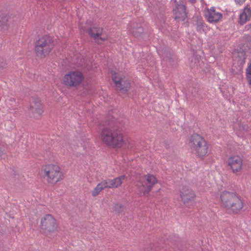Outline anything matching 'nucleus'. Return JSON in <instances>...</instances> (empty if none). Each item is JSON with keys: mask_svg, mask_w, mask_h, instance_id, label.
<instances>
[{"mask_svg": "<svg viewBox=\"0 0 251 251\" xmlns=\"http://www.w3.org/2000/svg\"><path fill=\"white\" fill-rule=\"evenodd\" d=\"M190 67L198 69L201 67V61L199 57L197 56L193 58L191 61Z\"/></svg>", "mask_w": 251, "mask_h": 251, "instance_id": "22", "label": "nucleus"}, {"mask_svg": "<svg viewBox=\"0 0 251 251\" xmlns=\"http://www.w3.org/2000/svg\"><path fill=\"white\" fill-rule=\"evenodd\" d=\"M102 185L104 188H111L112 189V183L111 182V179H107L102 180L101 182Z\"/></svg>", "mask_w": 251, "mask_h": 251, "instance_id": "27", "label": "nucleus"}, {"mask_svg": "<svg viewBox=\"0 0 251 251\" xmlns=\"http://www.w3.org/2000/svg\"><path fill=\"white\" fill-rule=\"evenodd\" d=\"M42 171L48 177V182L51 184H55L64 177L62 173L60 171V168L56 165H46Z\"/></svg>", "mask_w": 251, "mask_h": 251, "instance_id": "4", "label": "nucleus"}, {"mask_svg": "<svg viewBox=\"0 0 251 251\" xmlns=\"http://www.w3.org/2000/svg\"><path fill=\"white\" fill-rule=\"evenodd\" d=\"M215 12H216V11H215V9L214 7H211L210 8V10L208 11V14L213 13H215Z\"/></svg>", "mask_w": 251, "mask_h": 251, "instance_id": "32", "label": "nucleus"}, {"mask_svg": "<svg viewBox=\"0 0 251 251\" xmlns=\"http://www.w3.org/2000/svg\"><path fill=\"white\" fill-rule=\"evenodd\" d=\"M116 125L114 126V130L112 133V135H111L110 138L112 139V144L108 145L109 146L113 148H121L124 143L123 137L121 133L120 126L118 121L116 119Z\"/></svg>", "mask_w": 251, "mask_h": 251, "instance_id": "10", "label": "nucleus"}, {"mask_svg": "<svg viewBox=\"0 0 251 251\" xmlns=\"http://www.w3.org/2000/svg\"><path fill=\"white\" fill-rule=\"evenodd\" d=\"M125 179V176L122 175L113 179H111V182L112 185V189L116 188L121 186Z\"/></svg>", "mask_w": 251, "mask_h": 251, "instance_id": "20", "label": "nucleus"}, {"mask_svg": "<svg viewBox=\"0 0 251 251\" xmlns=\"http://www.w3.org/2000/svg\"><path fill=\"white\" fill-rule=\"evenodd\" d=\"M29 111L31 113V117H33L35 119L39 118L43 111L41 100L39 98H32Z\"/></svg>", "mask_w": 251, "mask_h": 251, "instance_id": "12", "label": "nucleus"}, {"mask_svg": "<svg viewBox=\"0 0 251 251\" xmlns=\"http://www.w3.org/2000/svg\"><path fill=\"white\" fill-rule=\"evenodd\" d=\"M221 200L225 207L233 213L237 214L244 207V202L241 197L237 194L224 191L221 195Z\"/></svg>", "mask_w": 251, "mask_h": 251, "instance_id": "1", "label": "nucleus"}, {"mask_svg": "<svg viewBox=\"0 0 251 251\" xmlns=\"http://www.w3.org/2000/svg\"><path fill=\"white\" fill-rule=\"evenodd\" d=\"M234 1L237 4H242L246 1V0H234Z\"/></svg>", "mask_w": 251, "mask_h": 251, "instance_id": "31", "label": "nucleus"}, {"mask_svg": "<svg viewBox=\"0 0 251 251\" xmlns=\"http://www.w3.org/2000/svg\"><path fill=\"white\" fill-rule=\"evenodd\" d=\"M91 38L95 40L96 43L98 44H101L106 40V38L102 35L103 29L100 27L93 26L85 30Z\"/></svg>", "mask_w": 251, "mask_h": 251, "instance_id": "11", "label": "nucleus"}, {"mask_svg": "<svg viewBox=\"0 0 251 251\" xmlns=\"http://www.w3.org/2000/svg\"><path fill=\"white\" fill-rule=\"evenodd\" d=\"M174 19L183 21L187 17L185 6L182 4H177L173 10Z\"/></svg>", "mask_w": 251, "mask_h": 251, "instance_id": "15", "label": "nucleus"}, {"mask_svg": "<svg viewBox=\"0 0 251 251\" xmlns=\"http://www.w3.org/2000/svg\"><path fill=\"white\" fill-rule=\"evenodd\" d=\"M246 78L249 85L251 86V63L246 70Z\"/></svg>", "mask_w": 251, "mask_h": 251, "instance_id": "25", "label": "nucleus"}, {"mask_svg": "<svg viewBox=\"0 0 251 251\" xmlns=\"http://www.w3.org/2000/svg\"><path fill=\"white\" fill-rule=\"evenodd\" d=\"M116 119L113 118L110 120H107L103 126V127L100 129V138L102 141L108 146L112 144V139L110 138L111 135H112V133L114 130V126L116 125Z\"/></svg>", "mask_w": 251, "mask_h": 251, "instance_id": "6", "label": "nucleus"}, {"mask_svg": "<svg viewBox=\"0 0 251 251\" xmlns=\"http://www.w3.org/2000/svg\"><path fill=\"white\" fill-rule=\"evenodd\" d=\"M1 151L0 150V156H1Z\"/></svg>", "mask_w": 251, "mask_h": 251, "instance_id": "34", "label": "nucleus"}, {"mask_svg": "<svg viewBox=\"0 0 251 251\" xmlns=\"http://www.w3.org/2000/svg\"><path fill=\"white\" fill-rule=\"evenodd\" d=\"M157 182V180L153 175L147 174L144 176L142 180V185L145 189L143 192L144 195L148 194Z\"/></svg>", "mask_w": 251, "mask_h": 251, "instance_id": "13", "label": "nucleus"}, {"mask_svg": "<svg viewBox=\"0 0 251 251\" xmlns=\"http://www.w3.org/2000/svg\"><path fill=\"white\" fill-rule=\"evenodd\" d=\"M205 24L201 19H198L197 21V30L200 32H204L205 30Z\"/></svg>", "mask_w": 251, "mask_h": 251, "instance_id": "21", "label": "nucleus"}, {"mask_svg": "<svg viewBox=\"0 0 251 251\" xmlns=\"http://www.w3.org/2000/svg\"><path fill=\"white\" fill-rule=\"evenodd\" d=\"M54 46L53 37L47 35L41 36L35 42V51L36 56L40 58H45L50 52Z\"/></svg>", "mask_w": 251, "mask_h": 251, "instance_id": "2", "label": "nucleus"}, {"mask_svg": "<svg viewBox=\"0 0 251 251\" xmlns=\"http://www.w3.org/2000/svg\"><path fill=\"white\" fill-rule=\"evenodd\" d=\"M104 189L101 182L99 183L94 189L92 191L91 194L93 197L97 196L102 190Z\"/></svg>", "mask_w": 251, "mask_h": 251, "instance_id": "23", "label": "nucleus"}, {"mask_svg": "<svg viewBox=\"0 0 251 251\" xmlns=\"http://www.w3.org/2000/svg\"><path fill=\"white\" fill-rule=\"evenodd\" d=\"M189 1L192 3H194L196 2V0H189Z\"/></svg>", "mask_w": 251, "mask_h": 251, "instance_id": "33", "label": "nucleus"}, {"mask_svg": "<svg viewBox=\"0 0 251 251\" xmlns=\"http://www.w3.org/2000/svg\"><path fill=\"white\" fill-rule=\"evenodd\" d=\"M114 210L118 214H122L124 212V206L120 203H116L114 207Z\"/></svg>", "mask_w": 251, "mask_h": 251, "instance_id": "26", "label": "nucleus"}, {"mask_svg": "<svg viewBox=\"0 0 251 251\" xmlns=\"http://www.w3.org/2000/svg\"><path fill=\"white\" fill-rule=\"evenodd\" d=\"M191 93L193 97H199L200 94H199V92L197 88H193L191 90Z\"/></svg>", "mask_w": 251, "mask_h": 251, "instance_id": "30", "label": "nucleus"}, {"mask_svg": "<svg viewBox=\"0 0 251 251\" xmlns=\"http://www.w3.org/2000/svg\"><path fill=\"white\" fill-rule=\"evenodd\" d=\"M40 226L44 234L50 235L57 230L58 225L51 215L46 214L41 219Z\"/></svg>", "mask_w": 251, "mask_h": 251, "instance_id": "5", "label": "nucleus"}, {"mask_svg": "<svg viewBox=\"0 0 251 251\" xmlns=\"http://www.w3.org/2000/svg\"><path fill=\"white\" fill-rule=\"evenodd\" d=\"M112 80L115 84L116 90L118 92L126 94L129 91L130 82L125 76H120L115 74L112 75Z\"/></svg>", "mask_w": 251, "mask_h": 251, "instance_id": "8", "label": "nucleus"}, {"mask_svg": "<svg viewBox=\"0 0 251 251\" xmlns=\"http://www.w3.org/2000/svg\"><path fill=\"white\" fill-rule=\"evenodd\" d=\"M181 204L188 208H191L195 202L196 194L194 191L188 186H184L180 191Z\"/></svg>", "mask_w": 251, "mask_h": 251, "instance_id": "7", "label": "nucleus"}, {"mask_svg": "<svg viewBox=\"0 0 251 251\" xmlns=\"http://www.w3.org/2000/svg\"><path fill=\"white\" fill-rule=\"evenodd\" d=\"M207 20L210 23H217L222 18V14L221 13L215 12L209 13L206 15Z\"/></svg>", "mask_w": 251, "mask_h": 251, "instance_id": "19", "label": "nucleus"}, {"mask_svg": "<svg viewBox=\"0 0 251 251\" xmlns=\"http://www.w3.org/2000/svg\"><path fill=\"white\" fill-rule=\"evenodd\" d=\"M84 78L83 74L79 71L71 72L64 76L63 80L65 85L76 86L80 84Z\"/></svg>", "mask_w": 251, "mask_h": 251, "instance_id": "9", "label": "nucleus"}, {"mask_svg": "<svg viewBox=\"0 0 251 251\" xmlns=\"http://www.w3.org/2000/svg\"><path fill=\"white\" fill-rule=\"evenodd\" d=\"M243 12H245L246 15L250 19L251 18V9L248 6H246L243 10Z\"/></svg>", "mask_w": 251, "mask_h": 251, "instance_id": "29", "label": "nucleus"}, {"mask_svg": "<svg viewBox=\"0 0 251 251\" xmlns=\"http://www.w3.org/2000/svg\"><path fill=\"white\" fill-rule=\"evenodd\" d=\"M190 146L196 156L202 158L208 154V147L207 142L200 135L194 133L190 138Z\"/></svg>", "mask_w": 251, "mask_h": 251, "instance_id": "3", "label": "nucleus"}, {"mask_svg": "<svg viewBox=\"0 0 251 251\" xmlns=\"http://www.w3.org/2000/svg\"><path fill=\"white\" fill-rule=\"evenodd\" d=\"M7 66V63L4 59L2 57H0V70H2L5 68Z\"/></svg>", "mask_w": 251, "mask_h": 251, "instance_id": "28", "label": "nucleus"}, {"mask_svg": "<svg viewBox=\"0 0 251 251\" xmlns=\"http://www.w3.org/2000/svg\"><path fill=\"white\" fill-rule=\"evenodd\" d=\"M250 19L246 15V13L242 12L239 17V23L241 25L245 24L247 21L250 20Z\"/></svg>", "mask_w": 251, "mask_h": 251, "instance_id": "24", "label": "nucleus"}, {"mask_svg": "<svg viewBox=\"0 0 251 251\" xmlns=\"http://www.w3.org/2000/svg\"><path fill=\"white\" fill-rule=\"evenodd\" d=\"M163 53V61L166 62L167 65L170 67H173L176 62V57L174 54L170 51L165 50Z\"/></svg>", "mask_w": 251, "mask_h": 251, "instance_id": "17", "label": "nucleus"}, {"mask_svg": "<svg viewBox=\"0 0 251 251\" xmlns=\"http://www.w3.org/2000/svg\"><path fill=\"white\" fill-rule=\"evenodd\" d=\"M12 18L7 14L0 15V30L5 31L8 29L10 24L13 22Z\"/></svg>", "mask_w": 251, "mask_h": 251, "instance_id": "16", "label": "nucleus"}, {"mask_svg": "<svg viewBox=\"0 0 251 251\" xmlns=\"http://www.w3.org/2000/svg\"><path fill=\"white\" fill-rule=\"evenodd\" d=\"M228 166L230 167L233 173L241 172L243 166V160L239 156L229 157L227 160Z\"/></svg>", "mask_w": 251, "mask_h": 251, "instance_id": "14", "label": "nucleus"}, {"mask_svg": "<svg viewBox=\"0 0 251 251\" xmlns=\"http://www.w3.org/2000/svg\"><path fill=\"white\" fill-rule=\"evenodd\" d=\"M131 32L135 37H140L144 32V28L141 24L133 23L131 25Z\"/></svg>", "mask_w": 251, "mask_h": 251, "instance_id": "18", "label": "nucleus"}]
</instances>
